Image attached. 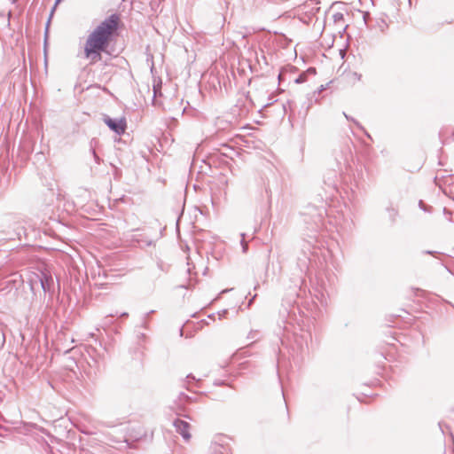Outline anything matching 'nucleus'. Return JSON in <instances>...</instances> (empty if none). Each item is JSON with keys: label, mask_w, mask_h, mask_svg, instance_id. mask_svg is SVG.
<instances>
[{"label": "nucleus", "mask_w": 454, "mask_h": 454, "mask_svg": "<svg viewBox=\"0 0 454 454\" xmlns=\"http://www.w3.org/2000/svg\"><path fill=\"white\" fill-rule=\"evenodd\" d=\"M121 24V16L114 13L102 20L89 33L83 44V55L90 64L102 59V53L107 52Z\"/></svg>", "instance_id": "nucleus-1"}, {"label": "nucleus", "mask_w": 454, "mask_h": 454, "mask_svg": "<svg viewBox=\"0 0 454 454\" xmlns=\"http://www.w3.org/2000/svg\"><path fill=\"white\" fill-rule=\"evenodd\" d=\"M104 121L112 130H114L118 135L123 134L126 130L127 124L125 119L113 120L109 117H106Z\"/></svg>", "instance_id": "nucleus-2"}, {"label": "nucleus", "mask_w": 454, "mask_h": 454, "mask_svg": "<svg viewBox=\"0 0 454 454\" xmlns=\"http://www.w3.org/2000/svg\"><path fill=\"white\" fill-rule=\"evenodd\" d=\"M176 428V431L182 434V436L185 439V440H190L191 438V434L189 432L190 428H191V426L188 422L186 421H184V420H181V419H176L174 423Z\"/></svg>", "instance_id": "nucleus-3"}, {"label": "nucleus", "mask_w": 454, "mask_h": 454, "mask_svg": "<svg viewBox=\"0 0 454 454\" xmlns=\"http://www.w3.org/2000/svg\"><path fill=\"white\" fill-rule=\"evenodd\" d=\"M361 80V75L360 74H357L356 73H353L349 75V81L350 82H356V81H360Z\"/></svg>", "instance_id": "nucleus-4"}]
</instances>
